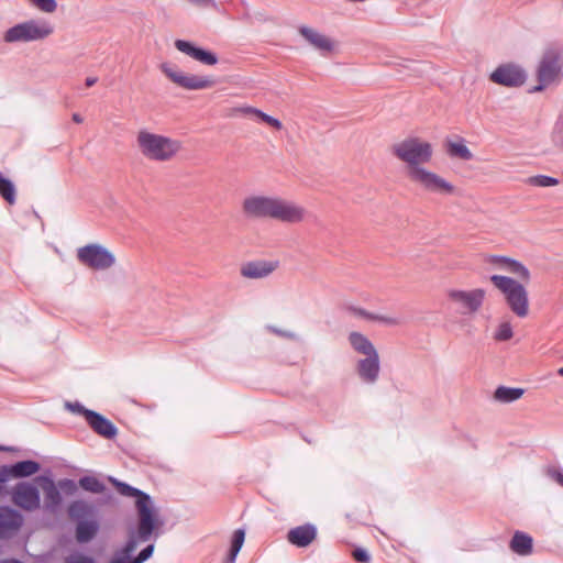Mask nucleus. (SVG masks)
Instances as JSON below:
<instances>
[{
  "instance_id": "obj_51",
  "label": "nucleus",
  "mask_w": 563,
  "mask_h": 563,
  "mask_svg": "<svg viewBox=\"0 0 563 563\" xmlns=\"http://www.w3.org/2000/svg\"><path fill=\"white\" fill-rule=\"evenodd\" d=\"M558 375H560L561 377H563V366H562V367H560V368L558 369Z\"/></svg>"
},
{
  "instance_id": "obj_4",
  "label": "nucleus",
  "mask_w": 563,
  "mask_h": 563,
  "mask_svg": "<svg viewBox=\"0 0 563 563\" xmlns=\"http://www.w3.org/2000/svg\"><path fill=\"white\" fill-rule=\"evenodd\" d=\"M563 51L559 46L547 47L537 68L538 85L530 92L543 91L559 79L562 70Z\"/></svg>"
},
{
  "instance_id": "obj_33",
  "label": "nucleus",
  "mask_w": 563,
  "mask_h": 563,
  "mask_svg": "<svg viewBox=\"0 0 563 563\" xmlns=\"http://www.w3.org/2000/svg\"><path fill=\"white\" fill-rule=\"evenodd\" d=\"M245 539V532L242 529H238L233 533L231 549L228 555L229 563H234L238 553L240 552Z\"/></svg>"
},
{
  "instance_id": "obj_6",
  "label": "nucleus",
  "mask_w": 563,
  "mask_h": 563,
  "mask_svg": "<svg viewBox=\"0 0 563 563\" xmlns=\"http://www.w3.org/2000/svg\"><path fill=\"white\" fill-rule=\"evenodd\" d=\"M53 33V27L46 22L29 20L8 29L4 33L5 43L32 42L43 40Z\"/></svg>"
},
{
  "instance_id": "obj_35",
  "label": "nucleus",
  "mask_w": 563,
  "mask_h": 563,
  "mask_svg": "<svg viewBox=\"0 0 563 563\" xmlns=\"http://www.w3.org/2000/svg\"><path fill=\"white\" fill-rule=\"evenodd\" d=\"M79 486L90 493L99 494L104 490V485L93 476H84L79 479Z\"/></svg>"
},
{
  "instance_id": "obj_15",
  "label": "nucleus",
  "mask_w": 563,
  "mask_h": 563,
  "mask_svg": "<svg viewBox=\"0 0 563 563\" xmlns=\"http://www.w3.org/2000/svg\"><path fill=\"white\" fill-rule=\"evenodd\" d=\"M23 516L9 506L0 507V539H9L21 529Z\"/></svg>"
},
{
  "instance_id": "obj_29",
  "label": "nucleus",
  "mask_w": 563,
  "mask_h": 563,
  "mask_svg": "<svg viewBox=\"0 0 563 563\" xmlns=\"http://www.w3.org/2000/svg\"><path fill=\"white\" fill-rule=\"evenodd\" d=\"M0 196L9 203L13 205L16 200V190L13 181L0 173Z\"/></svg>"
},
{
  "instance_id": "obj_5",
  "label": "nucleus",
  "mask_w": 563,
  "mask_h": 563,
  "mask_svg": "<svg viewBox=\"0 0 563 563\" xmlns=\"http://www.w3.org/2000/svg\"><path fill=\"white\" fill-rule=\"evenodd\" d=\"M77 261L93 271H107L115 263L114 254L98 243H91L77 249Z\"/></svg>"
},
{
  "instance_id": "obj_11",
  "label": "nucleus",
  "mask_w": 563,
  "mask_h": 563,
  "mask_svg": "<svg viewBox=\"0 0 563 563\" xmlns=\"http://www.w3.org/2000/svg\"><path fill=\"white\" fill-rule=\"evenodd\" d=\"M307 210L295 201L275 197L272 220L295 224L305 220Z\"/></svg>"
},
{
  "instance_id": "obj_48",
  "label": "nucleus",
  "mask_w": 563,
  "mask_h": 563,
  "mask_svg": "<svg viewBox=\"0 0 563 563\" xmlns=\"http://www.w3.org/2000/svg\"><path fill=\"white\" fill-rule=\"evenodd\" d=\"M71 119L75 123H78V124L81 123L84 120L79 113H73Z\"/></svg>"
},
{
  "instance_id": "obj_49",
  "label": "nucleus",
  "mask_w": 563,
  "mask_h": 563,
  "mask_svg": "<svg viewBox=\"0 0 563 563\" xmlns=\"http://www.w3.org/2000/svg\"><path fill=\"white\" fill-rule=\"evenodd\" d=\"M0 563H23L19 560H14V559H11V560H3V561H0Z\"/></svg>"
},
{
  "instance_id": "obj_16",
  "label": "nucleus",
  "mask_w": 563,
  "mask_h": 563,
  "mask_svg": "<svg viewBox=\"0 0 563 563\" xmlns=\"http://www.w3.org/2000/svg\"><path fill=\"white\" fill-rule=\"evenodd\" d=\"M175 47L183 54L191 57L192 59L203 65L213 66L219 60L216 53L197 46L190 41L176 40Z\"/></svg>"
},
{
  "instance_id": "obj_39",
  "label": "nucleus",
  "mask_w": 563,
  "mask_h": 563,
  "mask_svg": "<svg viewBox=\"0 0 563 563\" xmlns=\"http://www.w3.org/2000/svg\"><path fill=\"white\" fill-rule=\"evenodd\" d=\"M34 5H36L40 10L46 13H52L57 8V2L55 0H30Z\"/></svg>"
},
{
  "instance_id": "obj_20",
  "label": "nucleus",
  "mask_w": 563,
  "mask_h": 563,
  "mask_svg": "<svg viewBox=\"0 0 563 563\" xmlns=\"http://www.w3.org/2000/svg\"><path fill=\"white\" fill-rule=\"evenodd\" d=\"M36 482L44 493V509L55 514L62 504V495L56 484L52 478L44 476L37 477Z\"/></svg>"
},
{
  "instance_id": "obj_38",
  "label": "nucleus",
  "mask_w": 563,
  "mask_h": 563,
  "mask_svg": "<svg viewBox=\"0 0 563 563\" xmlns=\"http://www.w3.org/2000/svg\"><path fill=\"white\" fill-rule=\"evenodd\" d=\"M64 563H95L93 558L81 552H73L64 559Z\"/></svg>"
},
{
  "instance_id": "obj_13",
  "label": "nucleus",
  "mask_w": 563,
  "mask_h": 563,
  "mask_svg": "<svg viewBox=\"0 0 563 563\" xmlns=\"http://www.w3.org/2000/svg\"><path fill=\"white\" fill-rule=\"evenodd\" d=\"M275 197L252 195L242 201V211L247 219H272Z\"/></svg>"
},
{
  "instance_id": "obj_30",
  "label": "nucleus",
  "mask_w": 563,
  "mask_h": 563,
  "mask_svg": "<svg viewBox=\"0 0 563 563\" xmlns=\"http://www.w3.org/2000/svg\"><path fill=\"white\" fill-rule=\"evenodd\" d=\"M244 112L252 114L256 120H260L276 130H280L283 128V123L277 118L272 117L260 109L247 107L244 109Z\"/></svg>"
},
{
  "instance_id": "obj_9",
  "label": "nucleus",
  "mask_w": 563,
  "mask_h": 563,
  "mask_svg": "<svg viewBox=\"0 0 563 563\" xmlns=\"http://www.w3.org/2000/svg\"><path fill=\"white\" fill-rule=\"evenodd\" d=\"M136 508L139 512L137 539L146 542L161 522L150 496H143V500H136Z\"/></svg>"
},
{
  "instance_id": "obj_43",
  "label": "nucleus",
  "mask_w": 563,
  "mask_h": 563,
  "mask_svg": "<svg viewBox=\"0 0 563 563\" xmlns=\"http://www.w3.org/2000/svg\"><path fill=\"white\" fill-rule=\"evenodd\" d=\"M58 487L60 489L66 490L69 494H73L76 490V484L71 479H62L58 482Z\"/></svg>"
},
{
  "instance_id": "obj_45",
  "label": "nucleus",
  "mask_w": 563,
  "mask_h": 563,
  "mask_svg": "<svg viewBox=\"0 0 563 563\" xmlns=\"http://www.w3.org/2000/svg\"><path fill=\"white\" fill-rule=\"evenodd\" d=\"M489 282H516L512 277L505 275H492Z\"/></svg>"
},
{
  "instance_id": "obj_50",
  "label": "nucleus",
  "mask_w": 563,
  "mask_h": 563,
  "mask_svg": "<svg viewBox=\"0 0 563 563\" xmlns=\"http://www.w3.org/2000/svg\"><path fill=\"white\" fill-rule=\"evenodd\" d=\"M4 483H5V482H1V481H0V497H1V496H2V494L4 493V487H3V484H4Z\"/></svg>"
},
{
  "instance_id": "obj_8",
  "label": "nucleus",
  "mask_w": 563,
  "mask_h": 563,
  "mask_svg": "<svg viewBox=\"0 0 563 563\" xmlns=\"http://www.w3.org/2000/svg\"><path fill=\"white\" fill-rule=\"evenodd\" d=\"M448 297L450 301L461 310L462 313H476L483 306L486 291L482 288H454L448 291Z\"/></svg>"
},
{
  "instance_id": "obj_52",
  "label": "nucleus",
  "mask_w": 563,
  "mask_h": 563,
  "mask_svg": "<svg viewBox=\"0 0 563 563\" xmlns=\"http://www.w3.org/2000/svg\"><path fill=\"white\" fill-rule=\"evenodd\" d=\"M0 450H7V449L0 445Z\"/></svg>"
},
{
  "instance_id": "obj_12",
  "label": "nucleus",
  "mask_w": 563,
  "mask_h": 563,
  "mask_svg": "<svg viewBox=\"0 0 563 563\" xmlns=\"http://www.w3.org/2000/svg\"><path fill=\"white\" fill-rule=\"evenodd\" d=\"M162 71L176 85L187 90H201L214 86L216 80L209 76L186 75L167 64L161 66Z\"/></svg>"
},
{
  "instance_id": "obj_18",
  "label": "nucleus",
  "mask_w": 563,
  "mask_h": 563,
  "mask_svg": "<svg viewBox=\"0 0 563 563\" xmlns=\"http://www.w3.org/2000/svg\"><path fill=\"white\" fill-rule=\"evenodd\" d=\"M41 466L35 461H21L13 465L0 466V481L9 482L12 478L30 477L40 471Z\"/></svg>"
},
{
  "instance_id": "obj_28",
  "label": "nucleus",
  "mask_w": 563,
  "mask_h": 563,
  "mask_svg": "<svg viewBox=\"0 0 563 563\" xmlns=\"http://www.w3.org/2000/svg\"><path fill=\"white\" fill-rule=\"evenodd\" d=\"M523 393L522 388L499 386L494 393V398L499 402L508 404L521 398Z\"/></svg>"
},
{
  "instance_id": "obj_40",
  "label": "nucleus",
  "mask_w": 563,
  "mask_h": 563,
  "mask_svg": "<svg viewBox=\"0 0 563 563\" xmlns=\"http://www.w3.org/2000/svg\"><path fill=\"white\" fill-rule=\"evenodd\" d=\"M547 475L563 487V470L556 466L547 468Z\"/></svg>"
},
{
  "instance_id": "obj_37",
  "label": "nucleus",
  "mask_w": 563,
  "mask_h": 563,
  "mask_svg": "<svg viewBox=\"0 0 563 563\" xmlns=\"http://www.w3.org/2000/svg\"><path fill=\"white\" fill-rule=\"evenodd\" d=\"M357 313L362 317H365L367 319H371V320H375L377 322H380L383 324H386V325H397L399 324V320L395 317H390V316H380V314H369V313H366L365 311L363 310H357Z\"/></svg>"
},
{
  "instance_id": "obj_36",
  "label": "nucleus",
  "mask_w": 563,
  "mask_h": 563,
  "mask_svg": "<svg viewBox=\"0 0 563 563\" xmlns=\"http://www.w3.org/2000/svg\"><path fill=\"white\" fill-rule=\"evenodd\" d=\"M527 183L536 187H552L559 184V179L547 175H536L529 177Z\"/></svg>"
},
{
  "instance_id": "obj_31",
  "label": "nucleus",
  "mask_w": 563,
  "mask_h": 563,
  "mask_svg": "<svg viewBox=\"0 0 563 563\" xmlns=\"http://www.w3.org/2000/svg\"><path fill=\"white\" fill-rule=\"evenodd\" d=\"M137 541L134 538H131L122 550L118 551L110 563H132L130 559L131 553L136 549Z\"/></svg>"
},
{
  "instance_id": "obj_26",
  "label": "nucleus",
  "mask_w": 563,
  "mask_h": 563,
  "mask_svg": "<svg viewBox=\"0 0 563 563\" xmlns=\"http://www.w3.org/2000/svg\"><path fill=\"white\" fill-rule=\"evenodd\" d=\"M510 549L519 555H529L532 552V538L517 531L510 541Z\"/></svg>"
},
{
  "instance_id": "obj_23",
  "label": "nucleus",
  "mask_w": 563,
  "mask_h": 563,
  "mask_svg": "<svg viewBox=\"0 0 563 563\" xmlns=\"http://www.w3.org/2000/svg\"><path fill=\"white\" fill-rule=\"evenodd\" d=\"M298 32L316 49L325 53H330L333 51V42L325 35L317 32L316 30L306 25H301L299 26Z\"/></svg>"
},
{
  "instance_id": "obj_27",
  "label": "nucleus",
  "mask_w": 563,
  "mask_h": 563,
  "mask_svg": "<svg viewBox=\"0 0 563 563\" xmlns=\"http://www.w3.org/2000/svg\"><path fill=\"white\" fill-rule=\"evenodd\" d=\"M446 153L450 157L460 158L463 161H472L474 155L466 146L465 141L461 139L459 142H446Z\"/></svg>"
},
{
  "instance_id": "obj_1",
  "label": "nucleus",
  "mask_w": 563,
  "mask_h": 563,
  "mask_svg": "<svg viewBox=\"0 0 563 563\" xmlns=\"http://www.w3.org/2000/svg\"><path fill=\"white\" fill-rule=\"evenodd\" d=\"M391 153L406 164L407 177L423 191L451 196L455 192L453 184L434 172L423 167L433 156L432 145L419 137H407L391 146Z\"/></svg>"
},
{
  "instance_id": "obj_19",
  "label": "nucleus",
  "mask_w": 563,
  "mask_h": 563,
  "mask_svg": "<svg viewBox=\"0 0 563 563\" xmlns=\"http://www.w3.org/2000/svg\"><path fill=\"white\" fill-rule=\"evenodd\" d=\"M485 262L493 264L514 274L517 278L522 280H529L531 278L529 269L519 261L503 256V255H488L485 257Z\"/></svg>"
},
{
  "instance_id": "obj_10",
  "label": "nucleus",
  "mask_w": 563,
  "mask_h": 563,
  "mask_svg": "<svg viewBox=\"0 0 563 563\" xmlns=\"http://www.w3.org/2000/svg\"><path fill=\"white\" fill-rule=\"evenodd\" d=\"M11 501L25 511L37 510L41 506L38 488L30 482H19L10 492Z\"/></svg>"
},
{
  "instance_id": "obj_24",
  "label": "nucleus",
  "mask_w": 563,
  "mask_h": 563,
  "mask_svg": "<svg viewBox=\"0 0 563 563\" xmlns=\"http://www.w3.org/2000/svg\"><path fill=\"white\" fill-rule=\"evenodd\" d=\"M99 531V522L95 518L77 522L76 526V540L79 543H87L91 541Z\"/></svg>"
},
{
  "instance_id": "obj_44",
  "label": "nucleus",
  "mask_w": 563,
  "mask_h": 563,
  "mask_svg": "<svg viewBox=\"0 0 563 563\" xmlns=\"http://www.w3.org/2000/svg\"><path fill=\"white\" fill-rule=\"evenodd\" d=\"M353 558L357 561V562H368L369 561V555L367 554V552L365 550H362V549H356L354 550L353 552Z\"/></svg>"
},
{
  "instance_id": "obj_21",
  "label": "nucleus",
  "mask_w": 563,
  "mask_h": 563,
  "mask_svg": "<svg viewBox=\"0 0 563 563\" xmlns=\"http://www.w3.org/2000/svg\"><path fill=\"white\" fill-rule=\"evenodd\" d=\"M317 538V528L311 523H306L292 528L287 533V540L298 547L306 548L311 544Z\"/></svg>"
},
{
  "instance_id": "obj_25",
  "label": "nucleus",
  "mask_w": 563,
  "mask_h": 563,
  "mask_svg": "<svg viewBox=\"0 0 563 563\" xmlns=\"http://www.w3.org/2000/svg\"><path fill=\"white\" fill-rule=\"evenodd\" d=\"M93 515V506L85 500H75L68 506L69 518L77 522L90 519Z\"/></svg>"
},
{
  "instance_id": "obj_46",
  "label": "nucleus",
  "mask_w": 563,
  "mask_h": 563,
  "mask_svg": "<svg viewBox=\"0 0 563 563\" xmlns=\"http://www.w3.org/2000/svg\"><path fill=\"white\" fill-rule=\"evenodd\" d=\"M273 332H275L276 334L280 335V336H285V338H289V339H297V335L292 332H286V331H282V330H277V329H274V328H269Z\"/></svg>"
},
{
  "instance_id": "obj_32",
  "label": "nucleus",
  "mask_w": 563,
  "mask_h": 563,
  "mask_svg": "<svg viewBox=\"0 0 563 563\" xmlns=\"http://www.w3.org/2000/svg\"><path fill=\"white\" fill-rule=\"evenodd\" d=\"M110 482L115 486L117 490L128 497H136V500H143V496H148L142 490L134 488L125 483L119 482L115 478H110Z\"/></svg>"
},
{
  "instance_id": "obj_7",
  "label": "nucleus",
  "mask_w": 563,
  "mask_h": 563,
  "mask_svg": "<svg viewBox=\"0 0 563 563\" xmlns=\"http://www.w3.org/2000/svg\"><path fill=\"white\" fill-rule=\"evenodd\" d=\"M511 312L520 318L529 316L528 291L522 284H496Z\"/></svg>"
},
{
  "instance_id": "obj_2",
  "label": "nucleus",
  "mask_w": 563,
  "mask_h": 563,
  "mask_svg": "<svg viewBox=\"0 0 563 563\" xmlns=\"http://www.w3.org/2000/svg\"><path fill=\"white\" fill-rule=\"evenodd\" d=\"M349 343L357 354L364 356L356 363L358 377L367 384L376 383L379 377L380 362L374 344L367 336L356 331L349 334Z\"/></svg>"
},
{
  "instance_id": "obj_14",
  "label": "nucleus",
  "mask_w": 563,
  "mask_h": 563,
  "mask_svg": "<svg viewBox=\"0 0 563 563\" xmlns=\"http://www.w3.org/2000/svg\"><path fill=\"white\" fill-rule=\"evenodd\" d=\"M526 79V71L514 64L500 65L490 74L493 82L505 87H520Z\"/></svg>"
},
{
  "instance_id": "obj_22",
  "label": "nucleus",
  "mask_w": 563,
  "mask_h": 563,
  "mask_svg": "<svg viewBox=\"0 0 563 563\" xmlns=\"http://www.w3.org/2000/svg\"><path fill=\"white\" fill-rule=\"evenodd\" d=\"M87 423L97 434L104 439H113L118 433L117 427L96 411L87 412Z\"/></svg>"
},
{
  "instance_id": "obj_47",
  "label": "nucleus",
  "mask_w": 563,
  "mask_h": 563,
  "mask_svg": "<svg viewBox=\"0 0 563 563\" xmlns=\"http://www.w3.org/2000/svg\"><path fill=\"white\" fill-rule=\"evenodd\" d=\"M97 80H98L97 77H87L85 80V84L87 87H91L97 82Z\"/></svg>"
},
{
  "instance_id": "obj_42",
  "label": "nucleus",
  "mask_w": 563,
  "mask_h": 563,
  "mask_svg": "<svg viewBox=\"0 0 563 563\" xmlns=\"http://www.w3.org/2000/svg\"><path fill=\"white\" fill-rule=\"evenodd\" d=\"M153 551H154V545L153 544L147 545L145 549H143L139 553V555L134 560H132V563L145 562L147 559H150L152 556Z\"/></svg>"
},
{
  "instance_id": "obj_34",
  "label": "nucleus",
  "mask_w": 563,
  "mask_h": 563,
  "mask_svg": "<svg viewBox=\"0 0 563 563\" xmlns=\"http://www.w3.org/2000/svg\"><path fill=\"white\" fill-rule=\"evenodd\" d=\"M514 336V330H512V325H511V322L509 320H504L501 321L495 332H494V340L495 341H498V342H505V341H509L510 339H512Z\"/></svg>"
},
{
  "instance_id": "obj_17",
  "label": "nucleus",
  "mask_w": 563,
  "mask_h": 563,
  "mask_svg": "<svg viewBox=\"0 0 563 563\" xmlns=\"http://www.w3.org/2000/svg\"><path fill=\"white\" fill-rule=\"evenodd\" d=\"M278 267V260H254L242 264L241 275L249 279L264 278Z\"/></svg>"
},
{
  "instance_id": "obj_41",
  "label": "nucleus",
  "mask_w": 563,
  "mask_h": 563,
  "mask_svg": "<svg viewBox=\"0 0 563 563\" xmlns=\"http://www.w3.org/2000/svg\"><path fill=\"white\" fill-rule=\"evenodd\" d=\"M66 408L75 413L82 415L85 419L87 420V412H92V410L86 409L79 402H66Z\"/></svg>"
},
{
  "instance_id": "obj_3",
  "label": "nucleus",
  "mask_w": 563,
  "mask_h": 563,
  "mask_svg": "<svg viewBox=\"0 0 563 563\" xmlns=\"http://www.w3.org/2000/svg\"><path fill=\"white\" fill-rule=\"evenodd\" d=\"M136 143L144 157L154 162H168L181 148L178 140L141 130L136 136Z\"/></svg>"
}]
</instances>
